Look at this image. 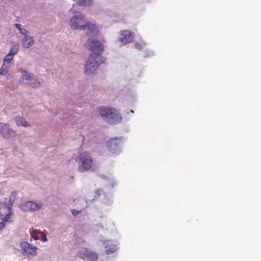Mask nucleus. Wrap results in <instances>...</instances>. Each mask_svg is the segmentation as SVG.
<instances>
[{
	"mask_svg": "<svg viewBox=\"0 0 261 261\" xmlns=\"http://www.w3.org/2000/svg\"><path fill=\"white\" fill-rule=\"evenodd\" d=\"M70 27L73 30H83L88 31L87 34L90 36H95L98 33L96 25L84 21V16L80 14L72 17L70 20Z\"/></svg>",
	"mask_w": 261,
	"mask_h": 261,
	"instance_id": "1",
	"label": "nucleus"
},
{
	"mask_svg": "<svg viewBox=\"0 0 261 261\" xmlns=\"http://www.w3.org/2000/svg\"><path fill=\"white\" fill-rule=\"evenodd\" d=\"M99 113L102 118L109 123L115 124L121 121L122 117L115 109L100 108Z\"/></svg>",
	"mask_w": 261,
	"mask_h": 261,
	"instance_id": "2",
	"label": "nucleus"
},
{
	"mask_svg": "<svg viewBox=\"0 0 261 261\" xmlns=\"http://www.w3.org/2000/svg\"><path fill=\"white\" fill-rule=\"evenodd\" d=\"M80 165L79 167L80 171L90 170L93 166V159L90 154L87 152L80 153L79 155Z\"/></svg>",
	"mask_w": 261,
	"mask_h": 261,
	"instance_id": "3",
	"label": "nucleus"
},
{
	"mask_svg": "<svg viewBox=\"0 0 261 261\" xmlns=\"http://www.w3.org/2000/svg\"><path fill=\"white\" fill-rule=\"evenodd\" d=\"M97 57L98 55L96 54H91L89 56L85 64V73L86 74H91L96 70L98 65L96 60Z\"/></svg>",
	"mask_w": 261,
	"mask_h": 261,
	"instance_id": "4",
	"label": "nucleus"
},
{
	"mask_svg": "<svg viewBox=\"0 0 261 261\" xmlns=\"http://www.w3.org/2000/svg\"><path fill=\"white\" fill-rule=\"evenodd\" d=\"M86 48L93 51L101 53L103 50V45L96 39H89L85 43Z\"/></svg>",
	"mask_w": 261,
	"mask_h": 261,
	"instance_id": "5",
	"label": "nucleus"
},
{
	"mask_svg": "<svg viewBox=\"0 0 261 261\" xmlns=\"http://www.w3.org/2000/svg\"><path fill=\"white\" fill-rule=\"evenodd\" d=\"M78 255L81 258L87 259L88 261H96L97 259V254L87 248L81 249Z\"/></svg>",
	"mask_w": 261,
	"mask_h": 261,
	"instance_id": "6",
	"label": "nucleus"
},
{
	"mask_svg": "<svg viewBox=\"0 0 261 261\" xmlns=\"http://www.w3.org/2000/svg\"><path fill=\"white\" fill-rule=\"evenodd\" d=\"M122 143V140L120 138H113L110 139L107 142V147L109 150L112 152H115L118 150Z\"/></svg>",
	"mask_w": 261,
	"mask_h": 261,
	"instance_id": "7",
	"label": "nucleus"
},
{
	"mask_svg": "<svg viewBox=\"0 0 261 261\" xmlns=\"http://www.w3.org/2000/svg\"><path fill=\"white\" fill-rule=\"evenodd\" d=\"M20 246L22 250L28 256H35L36 254L37 247L32 246L28 242H22L20 243Z\"/></svg>",
	"mask_w": 261,
	"mask_h": 261,
	"instance_id": "8",
	"label": "nucleus"
},
{
	"mask_svg": "<svg viewBox=\"0 0 261 261\" xmlns=\"http://www.w3.org/2000/svg\"><path fill=\"white\" fill-rule=\"evenodd\" d=\"M134 40V36L133 33L128 31L125 30L121 32L119 41L123 44H126L133 42Z\"/></svg>",
	"mask_w": 261,
	"mask_h": 261,
	"instance_id": "9",
	"label": "nucleus"
},
{
	"mask_svg": "<svg viewBox=\"0 0 261 261\" xmlns=\"http://www.w3.org/2000/svg\"><path fill=\"white\" fill-rule=\"evenodd\" d=\"M41 206L32 201H28L20 205V207L24 211H34L40 208Z\"/></svg>",
	"mask_w": 261,
	"mask_h": 261,
	"instance_id": "10",
	"label": "nucleus"
},
{
	"mask_svg": "<svg viewBox=\"0 0 261 261\" xmlns=\"http://www.w3.org/2000/svg\"><path fill=\"white\" fill-rule=\"evenodd\" d=\"M13 57L9 54H8L4 58V64L1 68V71L0 72L1 74H6L8 71V65L10 64V61L13 59Z\"/></svg>",
	"mask_w": 261,
	"mask_h": 261,
	"instance_id": "11",
	"label": "nucleus"
},
{
	"mask_svg": "<svg viewBox=\"0 0 261 261\" xmlns=\"http://www.w3.org/2000/svg\"><path fill=\"white\" fill-rule=\"evenodd\" d=\"M11 130L9 128L7 124L0 123V134L4 137L8 138L11 134Z\"/></svg>",
	"mask_w": 261,
	"mask_h": 261,
	"instance_id": "12",
	"label": "nucleus"
},
{
	"mask_svg": "<svg viewBox=\"0 0 261 261\" xmlns=\"http://www.w3.org/2000/svg\"><path fill=\"white\" fill-rule=\"evenodd\" d=\"M34 44L33 37L26 36L22 41V45L25 48H29Z\"/></svg>",
	"mask_w": 261,
	"mask_h": 261,
	"instance_id": "13",
	"label": "nucleus"
},
{
	"mask_svg": "<svg viewBox=\"0 0 261 261\" xmlns=\"http://www.w3.org/2000/svg\"><path fill=\"white\" fill-rule=\"evenodd\" d=\"M105 250L107 254L113 253L116 250V245L111 242H108L106 245Z\"/></svg>",
	"mask_w": 261,
	"mask_h": 261,
	"instance_id": "14",
	"label": "nucleus"
},
{
	"mask_svg": "<svg viewBox=\"0 0 261 261\" xmlns=\"http://www.w3.org/2000/svg\"><path fill=\"white\" fill-rule=\"evenodd\" d=\"M20 71L23 73V74L20 79L19 81L22 83L28 84L31 79L30 74L24 70H20Z\"/></svg>",
	"mask_w": 261,
	"mask_h": 261,
	"instance_id": "15",
	"label": "nucleus"
},
{
	"mask_svg": "<svg viewBox=\"0 0 261 261\" xmlns=\"http://www.w3.org/2000/svg\"><path fill=\"white\" fill-rule=\"evenodd\" d=\"M77 5L80 6L88 7L92 5L93 0H73Z\"/></svg>",
	"mask_w": 261,
	"mask_h": 261,
	"instance_id": "16",
	"label": "nucleus"
},
{
	"mask_svg": "<svg viewBox=\"0 0 261 261\" xmlns=\"http://www.w3.org/2000/svg\"><path fill=\"white\" fill-rule=\"evenodd\" d=\"M15 121L17 125H22L23 126H29L30 125L29 123L22 117H16Z\"/></svg>",
	"mask_w": 261,
	"mask_h": 261,
	"instance_id": "17",
	"label": "nucleus"
},
{
	"mask_svg": "<svg viewBox=\"0 0 261 261\" xmlns=\"http://www.w3.org/2000/svg\"><path fill=\"white\" fill-rule=\"evenodd\" d=\"M28 84L31 86L35 88L39 86L40 82L37 79L31 78V79L29 81V83H28Z\"/></svg>",
	"mask_w": 261,
	"mask_h": 261,
	"instance_id": "18",
	"label": "nucleus"
},
{
	"mask_svg": "<svg viewBox=\"0 0 261 261\" xmlns=\"http://www.w3.org/2000/svg\"><path fill=\"white\" fill-rule=\"evenodd\" d=\"M9 209V213L6 214L5 216V217L3 218V220L4 222H7L9 221V218L12 214V205H9L8 207Z\"/></svg>",
	"mask_w": 261,
	"mask_h": 261,
	"instance_id": "19",
	"label": "nucleus"
},
{
	"mask_svg": "<svg viewBox=\"0 0 261 261\" xmlns=\"http://www.w3.org/2000/svg\"><path fill=\"white\" fill-rule=\"evenodd\" d=\"M18 50V45H15L12 48H11L9 51V53L8 54L12 56H14L15 54H17Z\"/></svg>",
	"mask_w": 261,
	"mask_h": 261,
	"instance_id": "20",
	"label": "nucleus"
},
{
	"mask_svg": "<svg viewBox=\"0 0 261 261\" xmlns=\"http://www.w3.org/2000/svg\"><path fill=\"white\" fill-rule=\"evenodd\" d=\"M16 195V192H13L12 193V194H11V196L10 197V200H9V202H11V204L10 205H12V203L14 201Z\"/></svg>",
	"mask_w": 261,
	"mask_h": 261,
	"instance_id": "21",
	"label": "nucleus"
},
{
	"mask_svg": "<svg viewBox=\"0 0 261 261\" xmlns=\"http://www.w3.org/2000/svg\"><path fill=\"white\" fill-rule=\"evenodd\" d=\"M31 235L32 238L35 240H38V237L37 234V231L35 230H33L31 232Z\"/></svg>",
	"mask_w": 261,
	"mask_h": 261,
	"instance_id": "22",
	"label": "nucleus"
},
{
	"mask_svg": "<svg viewBox=\"0 0 261 261\" xmlns=\"http://www.w3.org/2000/svg\"><path fill=\"white\" fill-rule=\"evenodd\" d=\"M20 32L21 34L24 35H25V36H26L27 34L28 33V32L27 30L22 29L21 30H20Z\"/></svg>",
	"mask_w": 261,
	"mask_h": 261,
	"instance_id": "23",
	"label": "nucleus"
},
{
	"mask_svg": "<svg viewBox=\"0 0 261 261\" xmlns=\"http://www.w3.org/2000/svg\"><path fill=\"white\" fill-rule=\"evenodd\" d=\"M135 46V47L138 49H141L142 48V45L139 43H136Z\"/></svg>",
	"mask_w": 261,
	"mask_h": 261,
	"instance_id": "24",
	"label": "nucleus"
},
{
	"mask_svg": "<svg viewBox=\"0 0 261 261\" xmlns=\"http://www.w3.org/2000/svg\"><path fill=\"white\" fill-rule=\"evenodd\" d=\"M41 237H42V239L44 241H47V237L45 235V233L42 232L41 233Z\"/></svg>",
	"mask_w": 261,
	"mask_h": 261,
	"instance_id": "25",
	"label": "nucleus"
},
{
	"mask_svg": "<svg viewBox=\"0 0 261 261\" xmlns=\"http://www.w3.org/2000/svg\"><path fill=\"white\" fill-rule=\"evenodd\" d=\"M79 213V211L76 210H72V214L74 215V216H76Z\"/></svg>",
	"mask_w": 261,
	"mask_h": 261,
	"instance_id": "26",
	"label": "nucleus"
},
{
	"mask_svg": "<svg viewBox=\"0 0 261 261\" xmlns=\"http://www.w3.org/2000/svg\"><path fill=\"white\" fill-rule=\"evenodd\" d=\"M5 224L4 222H0V230L3 229L5 227Z\"/></svg>",
	"mask_w": 261,
	"mask_h": 261,
	"instance_id": "27",
	"label": "nucleus"
},
{
	"mask_svg": "<svg viewBox=\"0 0 261 261\" xmlns=\"http://www.w3.org/2000/svg\"><path fill=\"white\" fill-rule=\"evenodd\" d=\"M14 26L16 28H17L19 30V31H20V30L22 29V28H21V25L20 24L15 23L14 24Z\"/></svg>",
	"mask_w": 261,
	"mask_h": 261,
	"instance_id": "28",
	"label": "nucleus"
}]
</instances>
